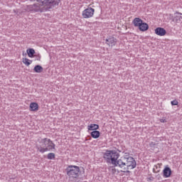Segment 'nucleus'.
<instances>
[{
    "label": "nucleus",
    "mask_w": 182,
    "mask_h": 182,
    "mask_svg": "<svg viewBox=\"0 0 182 182\" xmlns=\"http://www.w3.org/2000/svg\"><path fill=\"white\" fill-rule=\"evenodd\" d=\"M90 136L92 137V139H99L100 137V132L97 130L92 131L90 133Z\"/></svg>",
    "instance_id": "obj_14"
},
{
    "label": "nucleus",
    "mask_w": 182,
    "mask_h": 182,
    "mask_svg": "<svg viewBox=\"0 0 182 182\" xmlns=\"http://www.w3.org/2000/svg\"><path fill=\"white\" fill-rule=\"evenodd\" d=\"M22 62L26 66H29L30 65H32V60H29L28 58H23L22 59Z\"/></svg>",
    "instance_id": "obj_17"
},
{
    "label": "nucleus",
    "mask_w": 182,
    "mask_h": 182,
    "mask_svg": "<svg viewBox=\"0 0 182 182\" xmlns=\"http://www.w3.org/2000/svg\"><path fill=\"white\" fill-rule=\"evenodd\" d=\"M39 145H37V149L40 153H46V151H50L54 150L55 144L50 139L44 138L38 139Z\"/></svg>",
    "instance_id": "obj_3"
},
{
    "label": "nucleus",
    "mask_w": 182,
    "mask_h": 182,
    "mask_svg": "<svg viewBox=\"0 0 182 182\" xmlns=\"http://www.w3.org/2000/svg\"><path fill=\"white\" fill-rule=\"evenodd\" d=\"M93 15H95V9L92 7H88L85 9L82 12V16L85 19H89V18H93Z\"/></svg>",
    "instance_id": "obj_7"
},
{
    "label": "nucleus",
    "mask_w": 182,
    "mask_h": 182,
    "mask_svg": "<svg viewBox=\"0 0 182 182\" xmlns=\"http://www.w3.org/2000/svg\"><path fill=\"white\" fill-rule=\"evenodd\" d=\"M119 157H120V154L114 150L107 151L104 154V159L106 160L107 163H111V164H113L115 167H117Z\"/></svg>",
    "instance_id": "obj_5"
},
{
    "label": "nucleus",
    "mask_w": 182,
    "mask_h": 182,
    "mask_svg": "<svg viewBox=\"0 0 182 182\" xmlns=\"http://www.w3.org/2000/svg\"><path fill=\"white\" fill-rule=\"evenodd\" d=\"M87 130L90 132H95L96 130H99V124H90L87 126Z\"/></svg>",
    "instance_id": "obj_12"
},
{
    "label": "nucleus",
    "mask_w": 182,
    "mask_h": 182,
    "mask_svg": "<svg viewBox=\"0 0 182 182\" xmlns=\"http://www.w3.org/2000/svg\"><path fill=\"white\" fill-rule=\"evenodd\" d=\"M47 158L48 159V160H54L55 154L53 153H49L47 156Z\"/></svg>",
    "instance_id": "obj_19"
},
{
    "label": "nucleus",
    "mask_w": 182,
    "mask_h": 182,
    "mask_svg": "<svg viewBox=\"0 0 182 182\" xmlns=\"http://www.w3.org/2000/svg\"><path fill=\"white\" fill-rule=\"evenodd\" d=\"M155 35H157L158 36H166L167 35V31L164 29V28L162 27H158L155 28L154 30Z\"/></svg>",
    "instance_id": "obj_8"
},
{
    "label": "nucleus",
    "mask_w": 182,
    "mask_h": 182,
    "mask_svg": "<svg viewBox=\"0 0 182 182\" xmlns=\"http://www.w3.org/2000/svg\"><path fill=\"white\" fill-rule=\"evenodd\" d=\"M136 166V160L132 156H122L118 159L117 166L122 169V173H130V170H134Z\"/></svg>",
    "instance_id": "obj_2"
},
{
    "label": "nucleus",
    "mask_w": 182,
    "mask_h": 182,
    "mask_svg": "<svg viewBox=\"0 0 182 182\" xmlns=\"http://www.w3.org/2000/svg\"><path fill=\"white\" fill-rule=\"evenodd\" d=\"M112 173H116V168H112Z\"/></svg>",
    "instance_id": "obj_22"
},
{
    "label": "nucleus",
    "mask_w": 182,
    "mask_h": 182,
    "mask_svg": "<svg viewBox=\"0 0 182 182\" xmlns=\"http://www.w3.org/2000/svg\"><path fill=\"white\" fill-rule=\"evenodd\" d=\"M163 176L164 178H168V177H171V168H170L168 165L166 166L164 168Z\"/></svg>",
    "instance_id": "obj_10"
},
{
    "label": "nucleus",
    "mask_w": 182,
    "mask_h": 182,
    "mask_svg": "<svg viewBox=\"0 0 182 182\" xmlns=\"http://www.w3.org/2000/svg\"><path fill=\"white\" fill-rule=\"evenodd\" d=\"M65 171L70 181L77 180L80 177V167L76 165H68L65 168Z\"/></svg>",
    "instance_id": "obj_4"
},
{
    "label": "nucleus",
    "mask_w": 182,
    "mask_h": 182,
    "mask_svg": "<svg viewBox=\"0 0 182 182\" xmlns=\"http://www.w3.org/2000/svg\"><path fill=\"white\" fill-rule=\"evenodd\" d=\"M171 105L172 106H177V105H178V101H177L176 100H173L171 102Z\"/></svg>",
    "instance_id": "obj_20"
},
{
    "label": "nucleus",
    "mask_w": 182,
    "mask_h": 182,
    "mask_svg": "<svg viewBox=\"0 0 182 182\" xmlns=\"http://www.w3.org/2000/svg\"><path fill=\"white\" fill-rule=\"evenodd\" d=\"M38 60H41V55H38Z\"/></svg>",
    "instance_id": "obj_23"
},
{
    "label": "nucleus",
    "mask_w": 182,
    "mask_h": 182,
    "mask_svg": "<svg viewBox=\"0 0 182 182\" xmlns=\"http://www.w3.org/2000/svg\"><path fill=\"white\" fill-rule=\"evenodd\" d=\"M33 70L36 73H41V72H43V68L41 65H36Z\"/></svg>",
    "instance_id": "obj_18"
},
{
    "label": "nucleus",
    "mask_w": 182,
    "mask_h": 182,
    "mask_svg": "<svg viewBox=\"0 0 182 182\" xmlns=\"http://www.w3.org/2000/svg\"><path fill=\"white\" fill-rule=\"evenodd\" d=\"M176 14H178V16H176L174 17L173 21H175V22L176 23H180L181 22V19H182V16L180 15H182V14L180 12H176Z\"/></svg>",
    "instance_id": "obj_15"
},
{
    "label": "nucleus",
    "mask_w": 182,
    "mask_h": 182,
    "mask_svg": "<svg viewBox=\"0 0 182 182\" xmlns=\"http://www.w3.org/2000/svg\"><path fill=\"white\" fill-rule=\"evenodd\" d=\"M132 23L134 26L139 28L141 32H146V31H149V24L143 22V20H141L140 18H135L132 21Z\"/></svg>",
    "instance_id": "obj_6"
},
{
    "label": "nucleus",
    "mask_w": 182,
    "mask_h": 182,
    "mask_svg": "<svg viewBox=\"0 0 182 182\" xmlns=\"http://www.w3.org/2000/svg\"><path fill=\"white\" fill-rule=\"evenodd\" d=\"M159 122L161 123H166L167 122V119H166V118H162L159 119Z\"/></svg>",
    "instance_id": "obj_21"
},
{
    "label": "nucleus",
    "mask_w": 182,
    "mask_h": 182,
    "mask_svg": "<svg viewBox=\"0 0 182 182\" xmlns=\"http://www.w3.org/2000/svg\"><path fill=\"white\" fill-rule=\"evenodd\" d=\"M105 42L108 46L113 48V46H116V43H117V39L113 36H109L105 40Z\"/></svg>",
    "instance_id": "obj_9"
},
{
    "label": "nucleus",
    "mask_w": 182,
    "mask_h": 182,
    "mask_svg": "<svg viewBox=\"0 0 182 182\" xmlns=\"http://www.w3.org/2000/svg\"><path fill=\"white\" fill-rule=\"evenodd\" d=\"M28 58H33L35 55V50L33 48H28L26 50Z\"/></svg>",
    "instance_id": "obj_16"
},
{
    "label": "nucleus",
    "mask_w": 182,
    "mask_h": 182,
    "mask_svg": "<svg viewBox=\"0 0 182 182\" xmlns=\"http://www.w3.org/2000/svg\"><path fill=\"white\" fill-rule=\"evenodd\" d=\"M30 112H38L39 110V105L37 102H31L29 105Z\"/></svg>",
    "instance_id": "obj_11"
},
{
    "label": "nucleus",
    "mask_w": 182,
    "mask_h": 182,
    "mask_svg": "<svg viewBox=\"0 0 182 182\" xmlns=\"http://www.w3.org/2000/svg\"><path fill=\"white\" fill-rule=\"evenodd\" d=\"M161 166H163V164H157L155 165L153 168V172L155 173V174L160 173Z\"/></svg>",
    "instance_id": "obj_13"
},
{
    "label": "nucleus",
    "mask_w": 182,
    "mask_h": 182,
    "mask_svg": "<svg viewBox=\"0 0 182 182\" xmlns=\"http://www.w3.org/2000/svg\"><path fill=\"white\" fill-rule=\"evenodd\" d=\"M38 4L30 6L31 11L34 12H45L48 9H52L55 6H59L60 0H37Z\"/></svg>",
    "instance_id": "obj_1"
}]
</instances>
